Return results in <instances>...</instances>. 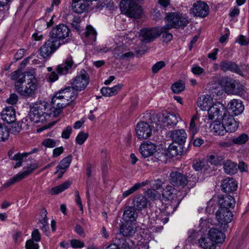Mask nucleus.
<instances>
[{"label": "nucleus", "mask_w": 249, "mask_h": 249, "mask_svg": "<svg viewBox=\"0 0 249 249\" xmlns=\"http://www.w3.org/2000/svg\"><path fill=\"white\" fill-rule=\"evenodd\" d=\"M51 104L53 110V116H58L61 112L62 109L69 104V102L61 98L58 92L52 98Z\"/></svg>", "instance_id": "nucleus-11"}, {"label": "nucleus", "mask_w": 249, "mask_h": 249, "mask_svg": "<svg viewBox=\"0 0 249 249\" xmlns=\"http://www.w3.org/2000/svg\"><path fill=\"white\" fill-rule=\"evenodd\" d=\"M146 195L151 200L156 199L159 196V194L155 189H148L146 192Z\"/></svg>", "instance_id": "nucleus-52"}, {"label": "nucleus", "mask_w": 249, "mask_h": 249, "mask_svg": "<svg viewBox=\"0 0 249 249\" xmlns=\"http://www.w3.org/2000/svg\"><path fill=\"white\" fill-rule=\"evenodd\" d=\"M45 105L40 102H37L30 107L29 117L32 122L35 123L44 122L46 120V116H48L45 112Z\"/></svg>", "instance_id": "nucleus-5"}, {"label": "nucleus", "mask_w": 249, "mask_h": 249, "mask_svg": "<svg viewBox=\"0 0 249 249\" xmlns=\"http://www.w3.org/2000/svg\"><path fill=\"white\" fill-rule=\"evenodd\" d=\"M84 35L85 37L89 39L94 41L96 40L97 33L91 25H89L86 27Z\"/></svg>", "instance_id": "nucleus-44"}, {"label": "nucleus", "mask_w": 249, "mask_h": 249, "mask_svg": "<svg viewBox=\"0 0 249 249\" xmlns=\"http://www.w3.org/2000/svg\"><path fill=\"white\" fill-rule=\"evenodd\" d=\"M163 30L160 28L152 29L143 28L140 31L141 40L142 43H148L153 41L161 35Z\"/></svg>", "instance_id": "nucleus-8"}, {"label": "nucleus", "mask_w": 249, "mask_h": 249, "mask_svg": "<svg viewBox=\"0 0 249 249\" xmlns=\"http://www.w3.org/2000/svg\"><path fill=\"white\" fill-rule=\"evenodd\" d=\"M70 29L65 24H60L53 28L49 33L50 37L58 39L60 41L68 37Z\"/></svg>", "instance_id": "nucleus-10"}, {"label": "nucleus", "mask_w": 249, "mask_h": 249, "mask_svg": "<svg viewBox=\"0 0 249 249\" xmlns=\"http://www.w3.org/2000/svg\"><path fill=\"white\" fill-rule=\"evenodd\" d=\"M208 235L212 241H213L215 246L217 244L222 243L225 238V234L221 231L215 228L211 229Z\"/></svg>", "instance_id": "nucleus-24"}, {"label": "nucleus", "mask_w": 249, "mask_h": 249, "mask_svg": "<svg viewBox=\"0 0 249 249\" xmlns=\"http://www.w3.org/2000/svg\"><path fill=\"white\" fill-rule=\"evenodd\" d=\"M222 188L223 192L225 193L232 192L237 189V182L232 178H226L222 181Z\"/></svg>", "instance_id": "nucleus-28"}, {"label": "nucleus", "mask_w": 249, "mask_h": 249, "mask_svg": "<svg viewBox=\"0 0 249 249\" xmlns=\"http://www.w3.org/2000/svg\"><path fill=\"white\" fill-rule=\"evenodd\" d=\"M143 0H122L120 3V7L122 13L130 18H139L142 14V10L138 2H141Z\"/></svg>", "instance_id": "nucleus-2"}, {"label": "nucleus", "mask_w": 249, "mask_h": 249, "mask_svg": "<svg viewBox=\"0 0 249 249\" xmlns=\"http://www.w3.org/2000/svg\"><path fill=\"white\" fill-rule=\"evenodd\" d=\"M121 228V232L124 236H133L137 231L135 224L133 222H125Z\"/></svg>", "instance_id": "nucleus-30"}, {"label": "nucleus", "mask_w": 249, "mask_h": 249, "mask_svg": "<svg viewBox=\"0 0 249 249\" xmlns=\"http://www.w3.org/2000/svg\"><path fill=\"white\" fill-rule=\"evenodd\" d=\"M192 72L195 75H200L204 72V70L197 66H193L191 69Z\"/></svg>", "instance_id": "nucleus-62"}, {"label": "nucleus", "mask_w": 249, "mask_h": 249, "mask_svg": "<svg viewBox=\"0 0 249 249\" xmlns=\"http://www.w3.org/2000/svg\"><path fill=\"white\" fill-rule=\"evenodd\" d=\"M229 108L234 115L240 114L244 109V106L240 100L233 99L228 104Z\"/></svg>", "instance_id": "nucleus-29"}, {"label": "nucleus", "mask_w": 249, "mask_h": 249, "mask_svg": "<svg viewBox=\"0 0 249 249\" xmlns=\"http://www.w3.org/2000/svg\"><path fill=\"white\" fill-rule=\"evenodd\" d=\"M58 92L60 93L61 98L69 103L73 101L76 98L77 94L76 91L72 87L61 90Z\"/></svg>", "instance_id": "nucleus-31"}, {"label": "nucleus", "mask_w": 249, "mask_h": 249, "mask_svg": "<svg viewBox=\"0 0 249 249\" xmlns=\"http://www.w3.org/2000/svg\"><path fill=\"white\" fill-rule=\"evenodd\" d=\"M147 198L142 194L136 195L133 198V207L138 211H141L146 208Z\"/></svg>", "instance_id": "nucleus-22"}, {"label": "nucleus", "mask_w": 249, "mask_h": 249, "mask_svg": "<svg viewBox=\"0 0 249 249\" xmlns=\"http://www.w3.org/2000/svg\"><path fill=\"white\" fill-rule=\"evenodd\" d=\"M209 7L208 4L202 1H197L193 5L191 9L192 13L195 17L205 18L209 13Z\"/></svg>", "instance_id": "nucleus-14"}, {"label": "nucleus", "mask_w": 249, "mask_h": 249, "mask_svg": "<svg viewBox=\"0 0 249 249\" xmlns=\"http://www.w3.org/2000/svg\"><path fill=\"white\" fill-rule=\"evenodd\" d=\"M220 207H232L235 205V200L233 197L230 195H226L220 197L219 199Z\"/></svg>", "instance_id": "nucleus-35"}, {"label": "nucleus", "mask_w": 249, "mask_h": 249, "mask_svg": "<svg viewBox=\"0 0 249 249\" xmlns=\"http://www.w3.org/2000/svg\"><path fill=\"white\" fill-rule=\"evenodd\" d=\"M22 76H24V78H25V75L23 73H21L20 71H15L12 73L11 77L12 80H16V83H17Z\"/></svg>", "instance_id": "nucleus-60"}, {"label": "nucleus", "mask_w": 249, "mask_h": 249, "mask_svg": "<svg viewBox=\"0 0 249 249\" xmlns=\"http://www.w3.org/2000/svg\"><path fill=\"white\" fill-rule=\"evenodd\" d=\"M86 0H72L71 7L72 11L77 14H82L86 11L89 4Z\"/></svg>", "instance_id": "nucleus-25"}, {"label": "nucleus", "mask_w": 249, "mask_h": 249, "mask_svg": "<svg viewBox=\"0 0 249 249\" xmlns=\"http://www.w3.org/2000/svg\"><path fill=\"white\" fill-rule=\"evenodd\" d=\"M71 184V181L70 180H67L64 182L63 184H60L57 186L52 188L51 189L49 190V193L52 195H54L58 194L66 189H68Z\"/></svg>", "instance_id": "nucleus-39"}, {"label": "nucleus", "mask_w": 249, "mask_h": 249, "mask_svg": "<svg viewBox=\"0 0 249 249\" xmlns=\"http://www.w3.org/2000/svg\"><path fill=\"white\" fill-rule=\"evenodd\" d=\"M135 130L137 137L140 140L146 139L152 134V127L145 122L139 123L136 125Z\"/></svg>", "instance_id": "nucleus-12"}, {"label": "nucleus", "mask_w": 249, "mask_h": 249, "mask_svg": "<svg viewBox=\"0 0 249 249\" xmlns=\"http://www.w3.org/2000/svg\"><path fill=\"white\" fill-rule=\"evenodd\" d=\"M24 81H25L24 76H22L17 83H15V87L17 91L21 95L26 97H31L35 95L37 89L36 80L34 79L28 81L23 89L21 84Z\"/></svg>", "instance_id": "nucleus-4"}, {"label": "nucleus", "mask_w": 249, "mask_h": 249, "mask_svg": "<svg viewBox=\"0 0 249 249\" xmlns=\"http://www.w3.org/2000/svg\"><path fill=\"white\" fill-rule=\"evenodd\" d=\"M213 92L218 96L223 94V90L228 94L237 95L241 90V85L239 82L232 78L225 77L222 78L219 84H213L212 87Z\"/></svg>", "instance_id": "nucleus-1"}, {"label": "nucleus", "mask_w": 249, "mask_h": 249, "mask_svg": "<svg viewBox=\"0 0 249 249\" xmlns=\"http://www.w3.org/2000/svg\"><path fill=\"white\" fill-rule=\"evenodd\" d=\"M222 123L225 125L227 132H233L237 129L238 124L233 116L231 115L229 112L224 113L222 117Z\"/></svg>", "instance_id": "nucleus-17"}, {"label": "nucleus", "mask_w": 249, "mask_h": 249, "mask_svg": "<svg viewBox=\"0 0 249 249\" xmlns=\"http://www.w3.org/2000/svg\"><path fill=\"white\" fill-rule=\"evenodd\" d=\"M121 48L118 47L116 48L114 51V55L118 59L123 60H127L129 58L132 57L134 53L132 52H127L125 53H120Z\"/></svg>", "instance_id": "nucleus-42"}, {"label": "nucleus", "mask_w": 249, "mask_h": 249, "mask_svg": "<svg viewBox=\"0 0 249 249\" xmlns=\"http://www.w3.org/2000/svg\"><path fill=\"white\" fill-rule=\"evenodd\" d=\"M61 44L58 39L50 38L40 47L39 54L43 58H49Z\"/></svg>", "instance_id": "nucleus-6"}, {"label": "nucleus", "mask_w": 249, "mask_h": 249, "mask_svg": "<svg viewBox=\"0 0 249 249\" xmlns=\"http://www.w3.org/2000/svg\"><path fill=\"white\" fill-rule=\"evenodd\" d=\"M175 211V207L170 203L166 204L164 208L160 211L158 215L156 216V221L157 223L160 222L164 224L168 221V216L173 213Z\"/></svg>", "instance_id": "nucleus-16"}, {"label": "nucleus", "mask_w": 249, "mask_h": 249, "mask_svg": "<svg viewBox=\"0 0 249 249\" xmlns=\"http://www.w3.org/2000/svg\"><path fill=\"white\" fill-rule=\"evenodd\" d=\"M219 66L220 69L224 72L230 71L243 75L242 70L233 62L226 60L222 61L219 63Z\"/></svg>", "instance_id": "nucleus-20"}, {"label": "nucleus", "mask_w": 249, "mask_h": 249, "mask_svg": "<svg viewBox=\"0 0 249 249\" xmlns=\"http://www.w3.org/2000/svg\"><path fill=\"white\" fill-rule=\"evenodd\" d=\"M122 85H117L112 88L103 87L101 89V92L104 96L109 97L116 95L121 90Z\"/></svg>", "instance_id": "nucleus-34"}, {"label": "nucleus", "mask_w": 249, "mask_h": 249, "mask_svg": "<svg viewBox=\"0 0 249 249\" xmlns=\"http://www.w3.org/2000/svg\"><path fill=\"white\" fill-rule=\"evenodd\" d=\"M224 158L219 153L214 152L208 156V161L212 164L218 165L223 160Z\"/></svg>", "instance_id": "nucleus-41"}, {"label": "nucleus", "mask_w": 249, "mask_h": 249, "mask_svg": "<svg viewBox=\"0 0 249 249\" xmlns=\"http://www.w3.org/2000/svg\"><path fill=\"white\" fill-rule=\"evenodd\" d=\"M170 180L171 183L176 186L184 187L188 183L187 177L178 172H173L170 174Z\"/></svg>", "instance_id": "nucleus-19"}, {"label": "nucleus", "mask_w": 249, "mask_h": 249, "mask_svg": "<svg viewBox=\"0 0 249 249\" xmlns=\"http://www.w3.org/2000/svg\"><path fill=\"white\" fill-rule=\"evenodd\" d=\"M28 155V153H23L22 154L18 153L15 154L11 159L18 162L16 163L15 165V168L19 167L21 165L22 160L23 158L26 157Z\"/></svg>", "instance_id": "nucleus-48"}, {"label": "nucleus", "mask_w": 249, "mask_h": 249, "mask_svg": "<svg viewBox=\"0 0 249 249\" xmlns=\"http://www.w3.org/2000/svg\"><path fill=\"white\" fill-rule=\"evenodd\" d=\"M20 130L21 126L18 123L14 124L10 129L11 133L14 134V135H16L18 133Z\"/></svg>", "instance_id": "nucleus-61"}, {"label": "nucleus", "mask_w": 249, "mask_h": 249, "mask_svg": "<svg viewBox=\"0 0 249 249\" xmlns=\"http://www.w3.org/2000/svg\"><path fill=\"white\" fill-rule=\"evenodd\" d=\"M77 65L74 64L71 56H68L64 62L58 65L56 68L57 73L61 75H65L69 72L72 69L76 68Z\"/></svg>", "instance_id": "nucleus-18"}, {"label": "nucleus", "mask_w": 249, "mask_h": 249, "mask_svg": "<svg viewBox=\"0 0 249 249\" xmlns=\"http://www.w3.org/2000/svg\"><path fill=\"white\" fill-rule=\"evenodd\" d=\"M166 25L161 27L164 29L170 30L173 28H183L189 23L186 17L177 13H170L165 17Z\"/></svg>", "instance_id": "nucleus-3"}, {"label": "nucleus", "mask_w": 249, "mask_h": 249, "mask_svg": "<svg viewBox=\"0 0 249 249\" xmlns=\"http://www.w3.org/2000/svg\"><path fill=\"white\" fill-rule=\"evenodd\" d=\"M42 144L46 147L52 148L53 147L56 145V142L53 139H44L41 142Z\"/></svg>", "instance_id": "nucleus-54"}, {"label": "nucleus", "mask_w": 249, "mask_h": 249, "mask_svg": "<svg viewBox=\"0 0 249 249\" xmlns=\"http://www.w3.org/2000/svg\"><path fill=\"white\" fill-rule=\"evenodd\" d=\"M171 89L175 93H179L184 90V85L181 82H177L172 85Z\"/></svg>", "instance_id": "nucleus-49"}, {"label": "nucleus", "mask_w": 249, "mask_h": 249, "mask_svg": "<svg viewBox=\"0 0 249 249\" xmlns=\"http://www.w3.org/2000/svg\"><path fill=\"white\" fill-rule=\"evenodd\" d=\"M9 136V131L7 127L0 124V141H5Z\"/></svg>", "instance_id": "nucleus-47"}, {"label": "nucleus", "mask_w": 249, "mask_h": 249, "mask_svg": "<svg viewBox=\"0 0 249 249\" xmlns=\"http://www.w3.org/2000/svg\"><path fill=\"white\" fill-rule=\"evenodd\" d=\"M40 234L38 230H34L32 233V240L36 242H38L40 240Z\"/></svg>", "instance_id": "nucleus-64"}, {"label": "nucleus", "mask_w": 249, "mask_h": 249, "mask_svg": "<svg viewBox=\"0 0 249 249\" xmlns=\"http://www.w3.org/2000/svg\"><path fill=\"white\" fill-rule=\"evenodd\" d=\"M72 160V156L71 155H69L67 157L64 158L62 160H61L59 164L57 165L56 167V171L55 173H58L59 172V170H66L67 169Z\"/></svg>", "instance_id": "nucleus-40"}, {"label": "nucleus", "mask_w": 249, "mask_h": 249, "mask_svg": "<svg viewBox=\"0 0 249 249\" xmlns=\"http://www.w3.org/2000/svg\"><path fill=\"white\" fill-rule=\"evenodd\" d=\"M133 206H126L125 208L123 218L125 222H133L135 221L138 217V214Z\"/></svg>", "instance_id": "nucleus-27"}, {"label": "nucleus", "mask_w": 249, "mask_h": 249, "mask_svg": "<svg viewBox=\"0 0 249 249\" xmlns=\"http://www.w3.org/2000/svg\"><path fill=\"white\" fill-rule=\"evenodd\" d=\"M1 116L2 119L8 124L13 123L16 120L15 110L11 106L7 107L3 109Z\"/></svg>", "instance_id": "nucleus-23"}, {"label": "nucleus", "mask_w": 249, "mask_h": 249, "mask_svg": "<svg viewBox=\"0 0 249 249\" xmlns=\"http://www.w3.org/2000/svg\"><path fill=\"white\" fill-rule=\"evenodd\" d=\"M178 118H180L175 114H169L164 117V122L166 123L168 125L174 126L178 123Z\"/></svg>", "instance_id": "nucleus-43"}, {"label": "nucleus", "mask_w": 249, "mask_h": 249, "mask_svg": "<svg viewBox=\"0 0 249 249\" xmlns=\"http://www.w3.org/2000/svg\"><path fill=\"white\" fill-rule=\"evenodd\" d=\"M89 77L87 72L82 70L79 74L73 78L71 82V87L77 91L84 90L89 83Z\"/></svg>", "instance_id": "nucleus-9"}, {"label": "nucleus", "mask_w": 249, "mask_h": 249, "mask_svg": "<svg viewBox=\"0 0 249 249\" xmlns=\"http://www.w3.org/2000/svg\"><path fill=\"white\" fill-rule=\"evenodd\" d=\"M71 245L73 248H81L84 247L85 244L80 240L72 239L71 241Z\"/></svg>", "instance_id": "nucleus-57"}, {"label": "nucleus", "mask_w": 249, "mask_h": 249, "mask_svg": "<svg viewBox=\"0 0 249 249\" xmlns=\"http://www.w3.org/2000/svg\"><path fill=\"white\" fill-rule=\"evenodd\" d=\"M197 104L201 110H208L212 105V99L209 96L203 95L198 99Z\"/></svg>", "instance_id": "nucleus-32"}, {"label": "nucleus", "mask_w": 249, "mask_h": 249, "mask_svg": "<svg viewBox=\"0 0 249 249\" xmlns=\"http://www.w3.org/2000/svg\"><path fill=\"white\" fill-rule=\"evenodd\" d=\"M224 172L227 174H233L237 171V164L230 160H227L223 162Z\"/></svg>", "instance_id": "nucleus-38"}, {"label": "nucleus", "mask_w": 249, "mask_h": 249, "mask_svg": "<svg viewBox=\"0 0 249 249\" xmlns=\"http://www.w3.org/2000/svg\"><path fill=\"white\" fill-rule=\"evenodd\" d=\"M71 131V126H68L65 129H64L63 130L61 134V137L64 139H68L70 137Z\"/></svg>", "instance_id": "nucleus-58"}, {"label": "nucleus", "mask_w": 249, "mask_h": 249, "mask_svg": "<svg viewBox=\"0 0 249 249\" xmlns=\"http://www.w3.org/2000/svg\"><path fill=\"white\" fill-rule=\"evenodd\" d=\"M200 246L204 249H214L215 246L208 235H202L198 240Z\"/></svg>", "instance_id": "nucleus-33"}, {"label": "nucleus", "mask_w": 249, "mask_h": 249, "mask_svg": "<svg viewBox=\"0 0 249 249\" xmlns=\"http://www.w3.org/2000/svg\"><path fill=\"white\" fill-rule=\"evenodd\" d=\"M170 137L175 142L181 144L185 142L187 134L183 129H177L171 131Z\"/></svg>", "instance_id": "nucleus-26"}, {"label": "nucleus", "mask_w": 249, "mask_h": 249, "mask_svg": "<svg viewBox=\"0 0 249 249\" xmlns=\"http://www.w3.org/2000/svg\"><path fill=\"white\" fill-rule=\"evenodd\" d=\"M168 30L164 29L161 33L163 41L168 42L170 41L173 37L172 34L167 33Z\"/></svg>", "instance_id": "nucleus-56"}, {"label": "nucleus", "mask_w": 249, "mask_h": 249, "mask_svg": "<svg viewBox=\"0 0 249 249\" xmlns=\"http://www.w3.org/2000/svg\"><path fill=\"white\" fill-rule=\"evenodd\" d=\"M149 183V181L146 180L144 181L141 183L138 182L135 184L132 187H131L128 190L124 191L123 194V197L124 198H125L129 196V195L133 194L138 190H139L141 187L146 186Z\"/></svg>", "instance_id": "nucleus-37"}, {"label": "nucleus", "mask_w": 249, "mask_h": 249, "mask_svg": "<svg viewBox=\"0 0 249 249\" xmlns=\"http://www.w3.org/2000/svg\"><path fill=\"white\" fill-rule=\"evenodd\" d=\"M197 115H195L192 117L190 122L189 129L193 134H195L197 132V128L196 126L195 122L197 120Z\"/></svg>", "instance_id": "nucleus-55"}, {"label": "nucleus", "mask_w": 249, "mask_h": 249, "mask_svg": "<svg viewBox=\"0 0 249 249\" xmlns=\"http://www.w3.org/2000/svg\"><path fill=\"white\" fill-rule=\"evenodd\" d=\"M174 191L175 189L173 186L169 185L167 186L162 191V196L166 199H171L174 195Z\"/></svg>", "instance_id": "nucleus-45"}, {"label": "nucleus", "mask_w": 249, "mask_h": 249, "mask_svg": "<svg viewBox=\"0 0 249 249\" xmlns=\"http://www.w3.org/2000/svg\"><path fill=\"white\" fill-rule=\"evenodd\" d=\"M212 131L215 134L218 135H224L227 131L223 123L221 124L219 122H215L211 124Z\"/></svg>", "instance_id": "nucleus-36"}, {"label": "nucleus", "mask_w": 249, "mask_h": 249, "mask_svg": "<svg viewBox=\"0 0 249 249\" xmlns=\"http://www.w3.org/2000/svg\"><path fill=\"white\" fill-rule=\"evenodd\" d=\"M18 100V97L16 94H11L9 98L6 100L7 102L9 104L14 105L17 103Z\"/></svg>", "instance_id": "nucleus-63"}, {"label": "nucleus", "mask_w": 249, "mask_h": 249, "mask_svg": "<svg viewBox=\"0 0 249 249\" xmlns=\"http://www.w3.org/2000/svg\"><path fill=\"white\" fill-rule=\"evenodd\" d=\"M227 111L224 105L220 102H216L212 104L208 109V116L210 120L214 119L220 120L222 117H219L222 113L223 114ZM221 117L222 116L221 115Z\"/></svg>", "instance_id": "nucleus-13"}, {"label": "nucleus", "mask_w": 249, "mask_h": 249, "mask_svg": "<svg viewBox=\"0 0 249 249\" xmlns=\"http://www.w3.org/2000/svg\"><path fill=\"white\" fill-rule=\"evenodd\" d=\"M37 167V164L36 163H34L30 165V166L27 167V169L22 173H19L12 178L11 179H9L8 181H7L3 185L4 187L6 188L13 184H14L16 182L19 181L22 179L28 177L31 173L33 172L34 170H35Z\"/></svg>", "instance_id": "nucleus-15"}, {"label": "nucleus", "mask_w": 249, "mask_h": 249, "mask_svg": "<svg viewBox=\"0 0 249 249\" xmlns=\"http://www.w3.org/2000/svg\"><path fill=\"white\" fill-rule=\"evenodd\" d=\"M216 217L223 230H226L228 224L232 219L233 215L227 208L220 207L216 213Z\"/></svg>", "instance_id": "nucleus-7"}, {"label": "nucleus", "mask_w": 249, "mask_h": 249, "mask_svg": "<svg viewBox=\"0 0 249 249\" xmlns=\"http://www.w3.org/2000/svg\"><path fill=\"white\" fill-rule=\"evenodd\" d=\"M39 246L37 244L35 243L33 240L30 239L27 241L26 243V249H38Z\"/></svg>", "instance_id": "nucleus-59"}, {"label": "nucleus", "mask_w": 249, "mask_h": 249, "mask_svg": "<svg viewBox=\"0 0 249 249\" xmlns=\"http://www.w3.org/2000/svg\"><path fill=\"white\" fill-rule=\"evenodd\" d=\"M156 145L152 142H144L140 147L139 151L142 156L145 158L152 156L156 152Z\"/></svg>", "instance_id": "nucleus-21"}, {"label": "nucleus", "mask_w": 249, "mask_h": 249, "mask_svg": "<svg viewBox=\"0 0 249 249\" xmlns=\"http://www.w3.org/2000/svg\"><path fill=\"white\" fill-rule=\"evenodd\" d=\"M165 64L164 61H160L155 63L152 67V71L154 73H156L165 66Z\"/></svg>", "instance_id": "nucleus-53"}, {"label": "nucleus", "mask_w": 249, "mask_h": 249, "mask_svg": "<svg viewBox=\"0 0 249 249\" xmlns=\"http://www.w3.org/2000/svg\"><path fill=\"white\" fill-rule=\"evenodd\" d=\"M89 137L88 133H84L83 131L80 132L77 136L75 141L79 145H82L86 141Z\"/></svg>", "instance_id": "nucleus-50"}, {"label": "nucleus", "mask_w": 249, "mask_h": 249, "mask_svg": "<svg viewBox=\"0 0 249 249\" xmlns=\"http://www.w3.org/2000/svg\"><path fill=\"white\" fill-rule=\"evenodd\" d=\"M249 139L247 135L243 134L237 138L232 139V142L237 144H242L245 143Z\"/></svg>", "instance_id": "nucleus-51"}, {"label": "nucleus", "mask_w": 249, "mask_h": 249, "mask_svg": "<svg viewBox=\"0 0 249 249\" xmlns=\"http://www.w3.org/2000/svg\"><path fill=\"white\" fill-rule=\"evenodd\" d=\"M206 161L204 160H196L193 162V167L196 171H201L206 166Z\"/></svg>", "instance_id": "nucleus-46"}]
</instances>
